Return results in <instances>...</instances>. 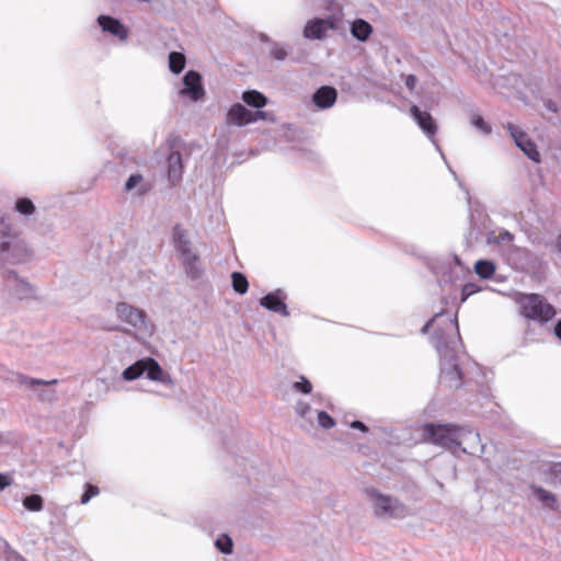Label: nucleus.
<instances>
[{"label":"nucleus","mask_w":561,"mask_h":561,"mask_svg":"<svg viewBox=\"0 0 561 561\" xmlns=\"http://www.w3.org/2000/svg\"><path fill=\"white\" fill-rule=\"evenodd\" d=\"M232 277V287L239 294H245L249 287V283L244 275L241 273L234 272L231 275Z\"/></svg>","instance_id":"nucleus-31"},{"label":"nucleus","mask_w":561,"mask_h":561,"mask_svg":"<svg viewBox=\"0 0 561 561\" xmlns=\"http://www.w3.org/2000/svg\"><path fill=\"white\" fill-rule=\"evenodd\" d=\"M173 243L179 252L180 260L185 268L188 277L196 279L199 277L202 270L198 263V255L192 248L187 233L183 227L176 225L173 228Z\"/></svg>","instance_id":"nucleus-5"},{"label":"nucleus","mask_w":561,"mask_h":561,"mask_svg":"<svg viewBox=\"0 0 561 561\" xmlns=\"http://www.w3.org/2000/svg\"><path fill=\"white\" fill-rule=\"evenodd\" d=\"M0 257L11 264L26 263L33 257V250L23 239L10 234V237L1 243Z\"/></svg>","instance_id":"nucleus-7"},{"label":"nucleus","mask_w":561,"mask_h":561,"mask_svg":"<svg viewBox=\"0 0 561 561\" xmlns=\"http://www.w3.org/2000/svg\"><path fill=\"white\" fill-rule=\"evenodd\" d=\"M516 302L520 314L541 325L551 321L556 314V308L539 294H519Z\"/></svg>","instance_id":"nucleus-2"},{"label":"nucleus","mask_w":561,"mask_h":561,"mask_svg":"<svg viewBox=\"0 0 561 561\" xmlns=\"http://www.w3.org/2000/svg\"><path fill=\"white\" fill-rule=\"evenodd\" d=\"M183 164L179 151H173L168 157V178L172 185L179 183L182 179Z\"/></svg>","instance_id":"nucleus-18"},{"label":"nucleus","mask_w":561,"mask_h":561,"mask_svg":"<svg viewBox=\"0 0 561 561\" xmlns=\"http://www.w3.org/2000/svg\"><path fill=\"white\" fill-rule=\"evenodd\" d=\"M98 494H99L98 486L87 484V490L81 497V504H87L93 496H96Z\"/></svg>","instance_id":"nucleus-37"},{"label":"nucleus","mask_w":561,"mask_h":561,"mask_svg":"<svg viewBox=\"0 0 561 561\" xmlns=\"http://www.w3.org/2000/svg\"><path fill=\"white\" fill-rule=\"evenodd\" d=\"M23 506L31 512H39L43 510V497L37 494H32L23 500Z\"/></svg>","instance_id":"nucleus-28"},{"label":"nucleus","mask_w":561,"mask_h":561,"mask_svg":"<svg viewBox=\"0 0 561 561\" xmlns=\"http://www.w3.org/2000/svg\"><path fill=\"white\" fill-rule=\"evenodd\" d=\"M180 94L190 99L192 102H198L205 96V90L202 84V76L194 70H190L183 77V88Z\"/></svg>","instance_id":"nucleus-9"},{"label":"nucleus","mask_w":561,"mask_h":561,"mask_svg":"<svg viewBox=\"0 0 561 561\" xmlns=\"http://www.w3.org/2000/svg\"><path fill=\"white\" fill-rule=\"evenodd\" d=\"M185 64L186 58L184 54L179 51H172L169 54V68L173 73L179 75L182 72L185 68Z\"/></svg>","instance_id":"nucleus-25"},{"label":"nucleus","mask_w":561,"mask_h":561,"mask_svg":"<svg viewBox=\"0 0 561 561\" xmlns=\"http://www.w3.org/2000/svg\"><path fill=\"white\" fill-rule=\"evenodd\" d=\"M336 95L334 88L324 85L314 92L312 101L320 108H329L334 104Z\"/></svg>","instance_id":"nucleus-17"},{"label":"nucleus","mask_w":561,"mask_h":561,"mask_svg":"<svg viewBox=\"0 0 561 561\" xmlns=\"http://www.w3.org/2000/svg\"><path fill=\"white\" fill-rule=\"evenodd\" d=\"M351 427L359 430L364 433L368 432V427L360 421H354L353 423H351Z\"/></svg>","instance_id":"nucleus-44"},{"label":"nucleus","mask_w":561,"mask_h":561,"mask_svg":"<svg viewBox=\"0 0 561 561\" xmlns=\"http://www.w3.org/2000/svg\"><path fill=\"white\" fill-rule=\"evenodd\" d=\"M543 105L546 107V110L550 113H557L558 112V106H557V103L551 100V99H546L543 101Z\"/></svg>","instance_id":"nucleus-41"},{"label":"nucleus","mask_w":561,"mask_h":561,"mask_svg":"<svg viewBox=\"0 0 561 561\" xmlns=\"http://www.w3.org/2000/svg\"><path fill=\"white\" fill-rule=\"evenodd\" d=\"M18 382L22 386L33 388L35 386L56 385L58 382V380L57 379L44 380V379H37V378L24 376V375H19Z\"/></svg>","instance_id":"nucleus-27"},{"label":"nucleus","mask_w":561,"mask_h":561,"mask_svg":"<svg viewBox=\"0 0 561 561\" xmlns=\"http://www.w3.org/2000/svg\"><path fill=\"white\" fill-rule=\"evenodd\" d=\"M37 397L41 401L53 402L56 400V392L54 390H41Z\"/></svg>","instance_id":"nucleus-39"},{"label":"nucleus","mask_w":561,"mask_h":561,"mask_svg":"<svg viewBox=\"0 0 561 561\" xmlns=\"http://www.w3.org/2000/svg\"><path fill=\"white\" fill-rule=\"evenodd\" d=\"M443 314L442 313H437L431 321H428L422 329V332L425 333L427 331V329L431 327V324L438 318H440Z\"/></svg>","instance_id":"nucleus-47"},{"label":"nucleus","mask_w":561,"mask_h":561,"mask_svg":"<svg viewBox=\"0 0 561 561\" xmlns=\"http://www.w3.org/2000/svg\"><path fill=\"white\" fill-rule=\"evenodd\" d=\"M11 482L12 481L8 476L0 473V491H2L4 488L9 486L11 484Z\"/></svg>","instance_id":"nucleus-43"},{"label":"nucleus","mask_w":561,"mask_h":561,"mask_svg":"<svg viewBox=\"0 0 561 561\" xmlns=\"http://www.w3.org/2000/svg\"><path fill=\"white\" fill-rule=\"evenodd\" d=\"M447 336L443 332L435 333L436 348L442 360L440 381L449 388H458L461 386L462 375L459 368L458 357L456 354V344L458 343L459 329L458 321L455 317L449 319L447 323Z\"/></svg>","instance_id":"nucleus-1"},{"label":"nucleus","mask_w":561,"mask_h":561,"mask_svg":"<svg viewBox=\"0 0 561 561\" xmlns=\"http://www.w3.org/2000/svg\"><path fill=\"white\" fill-rule=\"evenodd\" d=\"M473 291H474V289H473V285H471V284H467V285L463 287V289H462V295H463L462 300H466V298H467L468 296H470Z\"/></svg>","instance_id":"nucleus-45"},{"label":"nucleus","mask_w":561,"mask_h":561,"mask_svg":"<svg viewBox=\"0 0 561 561\" xmlns=\"http://www.w3.org/2000/svg\"><path fill=\"white\" fill-rule=\"evenodd\" d=\"M285 299L286 294L282 289H277L262 297L260 305L272 312L288 317L289 311L285 304Z\"/></svg>","instance_id":"nucleus-12"},{"label":"nucleus","mask_w":561,"mask_h":561,"mask_svg":"<svg viewBox=\"0 0 561 561\" xmlns=\"http://www.w3.org/2000/svg\"><path fill=\"white\" fill-rule=\"evenodd\" d=\"M270 55L274 59L282 61V60L286 59V57L288 56V50L285 46L278 44L276 42H273L271 49H270Z\"/></svg>","instance_id":"nucleus-34"},{"label":"nucleus","mask_w":561,"mask_h":561,"mask_svg":"<svg viewBox=\"0 0 561 561\" xmlns=\"http://www.w3.org/2000/svg\"><path fill=\"white\" fill-rule=\"evenodd\" d=\"M215 546L220 552L226 554H229L232 551V540L227 535L218 537L215 541Z\"/></svg>","instance_id":"nucleus-33"},{"label":"nucleus","mask_w":561,"mask_h":561,"mask_svg":"<svg viewBox=\"0 0 561 561\" xmlns=\"http://www.w3.org/2000/svg\"><path fill=\"white\" fill-rule=\"evenodd\" d=\"M116 317L124 323L131 327L136 334L146 337L154 332V325L147 319L146 312L127 302H118L115 306Z\"/></svg>","instance_id":"nucleus-6"},{"label":"nucleus","mask_w":561,"mask_h":561,"mask_svg":"<svg viewBox=\"0 0 561 561\" xmlns=\"http://www.w3.org/2000/svg\"><path fill=\"white\" fill-rule=\"evenodd\" d=\"M553 334L561 341V319L554 324Z\"/></svg>","instance_id":"nucleus-46"},{"label":"nucleus","mask_w":561,"mask_h":561,"mask_svg":"<svg viewBox=\"0 0 561 561\" xmlns=\"http://www.w3.org/2000/svg\"><path fill=\"white\" fill-rule=\"evenodd\" d=\"M351 34L359 42H366L373 33V26L364 19H356L351 24Z\"/></svg>","instance_id":"nucleus-21"},{"label":"nucleus","mask_w":561,"mask_h":561,"mask_svg":"<svg viewBox=\"0 0 561 561\" xmlns=\"http://www.w3.org/2000/svg\"><path fill=\"white\" fill-rule=\"evenodd\" d=\"M551 471L554 476L561 477V463L553 465V467L551 468Z\"/></svg>","instance_id":"nucleus-48"},{"label":"nucleus","mask_w":561,"mask_h":561,"mask_svg":"<svg viewBox=\"0 0 561 561\" xmlns=\"http://www.w3.org/2000/svg\"><path fill=\"white\" fill-rule=\"evenodd\" d=\"M98 24L104 33L116 37L121 42L127 41L129 30L117 19L110 15H100Z\"/></svg>","instance_id":"nucleus-10"},{"label":"nucleus","mask_w":561,"mask_h":561,"mask_svg":"<svg viewBox=\"0 0 561 561\" xmlns=\"http://www.w3.org/2000/svg\"><path fill=\"white\" fill-rule=\"evenodd\" d=\"M534 493L538 496V499L543 502L547 506L554 508L556 507V497L552 493L549 491L540 488V486H533Z\"/></svg>","instance_id":"nucleus-30"},{"label":"nucleus","mask_w":561,"mask_h":561,"mask_svg":"<svg viewBox=\"0 0 561 561\" xmlns=\"http://www.w3.org/2000/svg\"><path fill=\"white\" fill-rule=\"evenodd\" d=\"M293 388L296 391L308 394L312 390V385L308 379H306L304 376H301L299 381L294 382Z\"/></svg>","instance_id":"nucleus-35"},{"label":"nucleus","mask_w":561,"mask_h":561,"mask_svg":"<svg viewBox=\"0 0 561 561\" xmlns=\"http://www.w3.org/2000/svg\"><path fill=\"white\" fill-rule=\"evenodd\" d=\"M242 100L244 103L255 108H262L267 103L266 96L256 90L243 92Z\"/></svg>","instance_id":"nucleus-22"},{"label":"nucleus","mask_w":561,"mask_h":561,"mask_svg":"<svg viewBox=\"0 0 561 561\" xmlns=\"http://www.w3.org/2000/svg\"><path fill=\"white\" fill-rule=\"evenodd\" d=\"M15 210L22 215L30 216L35 211V206L28 198H19L15 202Z\"/></svg>","instance_id":"nucleus-32"},{"label":"nucleus","mask_w":561,"mask_h":561,"mask_svg":"<svg viewBox=\"0 0 561 561\" xmlns=\"http://www.w3.org/2000/svg\"><path fill=\"white\" fill-rule=\"evenodd\" d=\"M458 450L465 454L474 455L477 453L483 451V446L481 444L479 433L473 432L467 427H461V435L458 439Z\"/></svg>","instance_id":"nucleus-13"},{"label":"nucleus","mask_w":561,"mask_h":561,"mask_svg":"<svg viewBox=\"0 0 561 561\" xmlns=\"http://www.w3.org/2000/svg\"><path fill=\"white\" fill-rule=\"evenodd\" d=\"M318 423L321 427L328 430L335 425L334 420L324 411L318 413Z\"/></svg>","instance_id":"nucleus-36"},{"label":"nucleus","mask_w":561,"mask_h":561,"mask_svg":"<svg viewBox=\"0 0 561 561\" xmlns=\"http://www.w3.org/2000/svg\"><path fill=\"white\" fill-rule=\"evenodd\" d=\"M514 234L505 229L490 231L486 236V243L489 245H499L503 248H511L514 243Z\"/></svg>","instance_id":"nucleus-19"},{"label":"nucleus","mask_w":561,"mask_h":561,"mask_svg":"<svg viewBox=\"0 0 561 561\" xmlns=\"http://www.w3.org/2000/svg\"><path fill=\"white\" fill-rule=\"evenodd\" d=\"M410 113L419 127L428 136L433 137L437 130V125L428 112H422L416 105L410 108Z\"/></svg>","instance_id":"nucleus-15"},{"label":"nucleus","mask_w":561,"mask_h":561,"mask_svg":"<svg viewBox=\"0 0 561 561\" xmlns=\"http://www.w3.org/2000/svg\"><path fill=\"white\" fill-rule=\"evenodd\" d=\"M476 273L484 279L492 277L495 272V265L491 261L480 260L474 264Z\"/></svg>","instance_id":"nucleus-26"},{"label":"nucleus","mask_w":561,"mask_h":561,"mask_svg":"<svg viewBox=\"0 0 561 561\" xmlns=\"http://www.w3.org/2000/svg\"><path fill=\"white\" fill-rule=\"evenodd\" d=\"M146 366H145V358L137 360L126 369H124L122 377L126 381H133L139 378L141 375L145 374Z\"/></svg>","instance_id":"nucleus-23"},{"label":"nucleus","mask_w":561,"mask_h":561,"mask_svg":"<svg viewBox=\"0 0 561 561\" xmlns=\"http://www.w3.org/2000/svg\"><path fill=\"white\" fill-rule=\"evenodd\" d=\"M417 79L414 75H409L405 78V85L409 90H413L416 85Z\"/></svg>","instance_id":"nucleus-42"},{"label":"nucleus","mask_w":561,"mask_h":561,"mask_svg":"<svg viewBox=\"0 0 561 561\" xmlns=\"http://www.w3.org/2000/svg\"><path fill=\"white\" fill-rule=\"evenodd\" d=\"M530 332H531V330H530V329H527V330H526V333H525V334H526V339H530V337H529V336H530Z\"/></svg>","instance_id":"nucleus-50"},{"label":"nucleus","mask_w":561,"mask_h":561,"mask_svg":"<svg viewBox=\"0 0 561 561\" xmlns=\"http://www.w3.org/2000/svg\"><path fill=\"white\" fill-rule=\"evenodd\" d=\"M364 493L378 517L404 518L409 514L407 506L391 495L380 493L373 488L365 489Z\"/></svg>","instance_id":"nucleus-3"},{"label":"nucleus","mask_w":561,"mask_h":561,"mask_svg":"<svg viewBox=\"0 0 561 561\" xmlns=\"http://www.w3.org/2000/svg\"><path fill=\"white\" fill-rule=\"evenodd\" d=\"M10 290L18 299L31 298L35 295L33 286L24 280L14 276L9 283Z\"/></svg>","instance_id":"nucleus-20"},{"label":"nucleus","mask_w":561,"mask_h":561,"mask_svg":"<svg viewBox=\"0 0 561 561\" xmlns=\"http://www.w3.org/2000/svg\"><path fill=\"white\" fill-rule=\"evenodd\" d=\"M334 27V21L331 18L310 20L304 28V36L308 39H322L327 32Z\"/></svg>","instance_id":"nucleus-11"},{"label":"nucleus","mask_w":561,"mask_h":561,"mask_svg":"<svg viewBox=\"0 0 561 561\" xmlns=\"http://www.w3.org/2000/svg\"><path fill=\"white\" fill-rule=\"evenodd\" d=\"M261 39L264 42H270V38L264 34L261 35Z\"/></svg>","instance_id":"nucleus-49"},{"label":"nucleus","mask_w":561,"mask_h":561,"mask_svg":"<svg viewBox=\"0 0 561 561\" xmlns=\"http://www.w3.org/2000/svg\"><path fill=\"white\" fill-rule=\"evenodd\" d=\"M226 123L241 127L253 123V117H251L250 110L240 103H236L228 110Z\"/></svg>","instance_id":"nucleus-14"},{"label":"nucleus","mask_w":561,"mask_h":561,"mask_svg":"<svg viewBox=\"0 0 561 561\" xmlns=\"http://www.w3.org/2000/svg\"><path fill=\"white\" fill-rule=\"evenodd\" d=\"M461 435V426L454 424H425L423 426V439L435 444L453 453L458 451V439Z\"/></svg>","instance_id":"nucleus-4"},{"label":"nucleus","mask_w":561,"mask_h":561,"mask_svg":"<svg viewBox=\"0 0 561 561\" xmlns=\"http://www.w3.org/2000/svg\"><path fill=\"white\" fill-rule=\"evenodd\" d=\"M145 374L148 379L152 381H160L165 385L172 383V378L170 377V375L163 371L162 367L156 359L151 357L145 358Z\"/></svg>","instance_id":"nucleus-16"},{"label":"nucleus","mask_w":561,"mask_h":561,"mask_svg":"<svg viewBox=\"0 0 561 561\" xmlns=\"http://www.w3.org/2000/svg\"><path fill=\"white\" fill-rule=\"evenodd\" d=\"M506 130L510 133L513 138L515 145L534 162H540V153L537 150V146L528 135L522 130L518 126L513 123H507L504 125Z\"/></svg>","instance_id":"nucleus-8"},{"label":"nucleus","mask_w":561,"mask_h":561,"mask_svg":"<svg viewBox=\"0 0 561 561\" xmlns=\"http://www.w3.org/2000/svg\"><path fill=\"white\" fill-rule=\"evenodd\" d=\"M470 124L483 135H490L492 133L491 125L486 123L479 114H472L470 116Z\"/></svg>","instance_id":"nucleus-29"},{"label":"nucleus","mask_w":561,"mask_h":561,"mask_svg":"<svg viewBox=\"0 0 561 561\" xmlns=\"http://www.w3.org/2000/svg\"><path fill=\"white\" fill-rule=\"evenodd\" d=\"M251 117H253V123L261 121V119L273 121L272 115L268 112H263V111L251 112Z\"/></svg>","instance_id":"nucleus-40"},{"label":"nucleus","mask_w":561,"mask_h":561,"mask_svg":"<svg viewBox=\"0 0 561 561\" xmlns=\"http://www.w3.org/2000/svg\"><path fill=\"white\" fill-rule=\"evenodd\" d=\"M135 188H138V195L145 194L150 188L149 185L144 183V178L140 173L131 174L125 183V190L127 192Z\"/></svg>","instance_id":"nucleus-24"},{"label":"nucleus","mask_w":561,"mask_h":561,"mask_svg":"<svg viewBox=\"0 0 561 561\" xmlns=\"http://www.w3.org/2000/svg\"><path fill=\"white\" fill-rule=\"evenodd\" d=\"M296 412L300 417L308 419V415L311 412V407L307 402L299 401L296 405Z\"/></svg>","instance_id":"nucleus-38"}]
</instances>
